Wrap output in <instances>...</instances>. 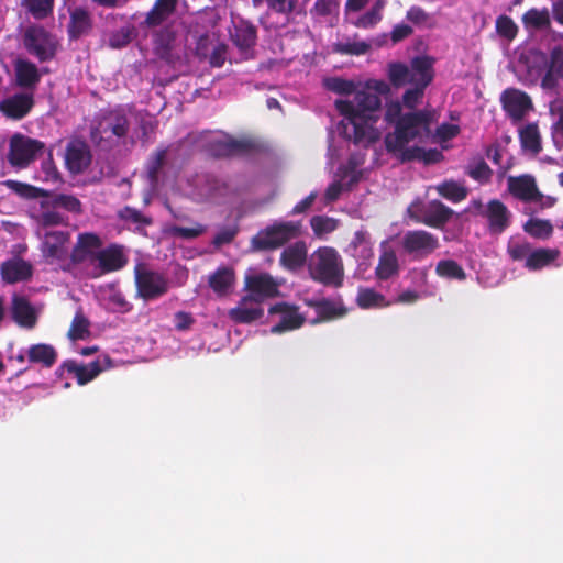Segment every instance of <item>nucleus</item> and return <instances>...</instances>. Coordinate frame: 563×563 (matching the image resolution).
I'll list each match as a JSON object with an SVG mask.
<instances>
[{"mask_svg":"<svg viewBox=\"0 0 563 563\" xmlns=\"http://www.w3.org/2000/svg\"><path fill=\"white\" fill-rule=\"evenodd\" d=\"M324 86L333 92L346 96L335 101V108L343 117L338 129L346 140L367 145L380 137V97L390 92L388 82L368 79L356 86L353 81L332 77L324 80Z\"/></svg>","mask_w":563,"mask_h":563,"instance_id":"obj_1","label":"nucleus"},{"mask_svg":"<svg viewBox=\"0 0 563 563\" xmlns=\"http://www.w3.org/2000/svg\"><path fill=\"white\" fill-rule=\"evenodd\" d=\"M424 88L412 87L402 95V100H389L385 103L384 120L395 126L385 137L388 152L401 161L423 159L435 162L440 154L437 151L426 153L420 144L430 136L432 111L415 108L421 102Z\"/></svg>","mask_w":563,"mask_h":563,"instance_id":"obj_2","label":"nucleus"},{"mask_svg":"<svg viewBox=\"0 0 563 563\" xmlns=\"http://www.w3.org/2000/svg\"><path fill=\"white\" fill-rule=\"evenodd\" d=\"M299 307L287 303L275 305L269 309L272 333H283L300 328L305 322L317 323L322 320L340 317L344 311L329 301L307 303V309L299 311Z\"/></svg>","mask_w":563,"mask_h":563,"instance_id":"obj_3","label":"nucleus"},{"mask_svg":"<svg viewBox=\"0 0 563 563\" xmlns=\"http://www.w3.org/2000/svg\"><path fill=\"white\" fill-rule=\"evenodd\" d=\"M434 62L433 57L422 55L415 57L410 66L402 63H390L387 67V75L395 87L410 84L426 89L434 77Z\"/></svg>","mask_w":563,"mask_h":563,"instance_id":"obj_4","label":"nucleus"},{"mask_svg":"<svg viewBox=\"0 0 563 563\" xmlns=\"http://www.w3.org/2000/svg\"><path fill=\"white\" fill-rule=\"evenodd\" d=\"M311 276L328 285L338 286L343 278V265L339 253L332 247H320L309 260Z\"/></svg>","mask_w":563,"mask_h":563,"instance_id":"obj_5","label":"nucleus"},{"mask_svg":"<svg viewBox=\"0 0 563 563\" xmlns=\"http://www.w3.org/2000/svg\"><path fill=\"white\" fill-rule=\"evenodd\" d=\"M300 232V223L295 221L276 222L261 231L253 244L257 249H276L296 238Z\"/></svg>","mask_w":563,"mask_h":563,"instance_id":"obj_6","label":"nucleus"},{"mask_svg":"<svg viewBox=\"0 0 563 563\" xmlns=\"http://www.w3.org/2000/svg\"><path fill=\"white\" fill-rule=\"evenodd\" d=\"M43 150V143L21 134H15L10 141L8 158L13 166L23 168L26 167Z\"/></svg>","mask_w":563,"mask_h":563,"instance_id":"obj_7","label":"nucleus"},{"mask_svg":"<svg viewBox=\"0 0 563 563\" xmlns=\"http://www.w3.org/2000/svg\"><path fill=\"white\" fill-rule=\"evenodd\" d=\"M101 240L95 233H80L71 251L70 257L75 264H80L90 275L97 260Z\"/></svg>","mask_w":563,"mask_h":563,"instance_id":"obj_8","label":"nucleus"},{"mask_svg":"<svg viewBox=\"0 0 563 563\" xmlns=\"http://www.w3.org/2000/svg\"><path fill=\"white\" fill-rule=\"evenodd\" d=\"M402 246L407 253L422 258L439 247V240L423 230L408 231L402 236Z\"/></svg>","mask_w":563,"mask_h":563,"instance_id":"obj_9","label":"nucleus"},{"mask_svg":"<svg viewBox=\"0 0 563 563\" xmlns=\"http://www.w3.org/2000/svg\"><path fill=\"white\" fill-rule=\"evenodd\" d=\"M137 291L144 299H154L167 291V282L158 273L143 266L135 271Z\"/></svg>","mask_w":563,"mask_h":563,"instance_id":"obj_10","label":"nucleus"},{"mask_svg":"<svg viewBox=\"0 0 563 563\" xmlns=\"http://www.w3.org/2000/svg\"><path fill=\"white\" fill-rule=\"evenodd\" d=\"M26 48L40 59L51 58L56 51V40L42 27L32 26L25 32Z\"/></svg>","mask_w":563,"mask_h":563,"instance_id":"obj_11","label":"nucleus"},{"mask_svg":"<svg viewBox=\"0 0 563 563\" xmlns=\"http://www.w3.org/2000/svg\"><path fill=\"white\" fill-rule=\"evenodd\" d=\"M128 262L124 251L119 245L100 247L97 260L90 273L92 277H99L103 274L122 268Z\"/></svg>","mask_w":563,"mask_h":563,"instance_id":"obj_12","label":"nucleus"},{"mask_svg":"<svg viewBox=\"0 0 563 563\" xmlns=\"http://www.w3.org/2000/svg\"><path fill=\"white\" fill-rule=\"evenodd\" d=\"M38 235L42 236V253L49 262L65 260L68 254L69 234L65 231L54 230L42 233L38 230Z\"/></svg>","mask_w":563,"mask_h":563,"instance_id":"obj_13","label":"nucleus"},{"mask_svg":"<svg viewBox=\"0 0 563 563\" xmlns=\"http://www.w3.org/2000/svg\"><path fill=\"white\" fill-rule=\"evenodd\" d=\"M111 367L110 358L108 356H100L95 362L88 365H78L74 362L65 363L62 371L68 372L77 379L79 385H85L96 378L99 373Z\"/></svg>","mask_w":563,"mask_h":563,"instance_id":"obj_14","label":"nucleus"},{"mask_svg":"<svg viewBox=\"0 0 563 563\" xmlns=\"http://www.w3.org/2000/svg\"><path fill=\"white\" fill-rule=\"evenodd\" d=\"M53 197H44L31 207L32 218L42 227L57 225L65 222L64 216Z\"/></svg>","mask_w":563,"mask_h":563,"instance_id":"obj_15","label":"nucleus"},{"mask_svg":"<svg viewBox=\"0 0 563 563\" xmlns=\"http://www.w3.org/2000/svg\"><path fill=\"white\" fill-rule=\"evenodd\" d=\"M245 284L247 290L255 298L262 301L265 298L277 295L278 283L268 274L250 269L245 275Z\"/></svg>","mask_w":563,"mask_h":563,"instance_id":"obj_16","label":"nucleus"},{"mask_svg":"<svg viewBox=\"0 0 563 563\" xmlns=\"http://www.w3.org/2000/svg\"><path fill=\"white\" fill-rule=\"evenodd\" d=\"M10 313L14 322L25 329L35 327L38 317V310L23 296L13 295L11 300Z\"/></svg>","mask_w":563,"mask_h":563,"instance_id":"obj_17","label":"nucleus"},{"mask_svg":"<svg viewBox=\"0 0 563 563\" xmlns=\"http://www.w3.org/2000/svg\"><path fill=\"white\" fill-rule=\"evenodd\" d=\"M32 273V265L18 256L4 261L0 266L1 278L7 284L25 282L31 278Z\"/></svg>","mask_w":563,"mask_h":563,"instance_id":"obj_18","label":"nucleus"},{"mask_svg":"<svg viewBox=\"0 0 563 563\" xmlns=\"http://www.w3.org/2000/svg\"><path fill=\"white\" fill-rule=\"evenodd\" d=\"M501 102L515 120L522 119L532 108L530 98L518 89H507L501 96Z\"/></svg>","mask_w":563,"mask_h":563,"instance_id":"obj_19","label":"nucleus"},{"mask_svg":"<svg viewBox=\"0 0 563 563\" xmlns=\"http://www.w3.org/2000/svg\"><path fill=\"white\" fill-rule=\"evenodd\" d=\"M482 214L487 219L489 230L493 233H501L509 227L511 221L510 211L498 200L489 201Z\"/></svg>","mask_w":563,"mask_h":563,"instance_id":"obj_20","label":"nucleus"},{"mask_svg":"<svg viewBox=\"0 0 563 563\" xmlns=\"http://www.w3.org/2000/svg\"><path fill=\"white\" fill-rule=\"evenodd\" d=\"M228 316L234 322L247 323L263 316L261 301L253 295H247L241 299L235 308L229 310Z\"/></svg>","mask_w":563,"mask_h":563,"instance_id":"obj_21","label":"nucleus"},{"mask_svg":"<svg viewBox=\"0 0 563 563\" xmlns=\"http://www.w3.org/2000/svg\"><path fill=\"white\" fill-rule=\"evenodd\" d=\"M33 106V97L30 93H19L4 99L0 103V110L9 118H23Z\"/></svg>","mask_w":563,"mask_h":563,"instance_id":"obj_22","label":"nucleus"},{"mask_svg":"<svg viewBox=\"0 0 563 563\" xmlns=\"http://www.w3.org/2000/svg\"><path fill=\"white\" fill-rule=\"evenodd\" d=\"M559 80H563V49L556 46L551 52L548 70L542 79V87L552 89Z\"/></svg>","mask_w":563,"mask_h":563,"instance_id":"obj_23","label":"nucleus"},{"mask_svg":"<svg viewBox=\"0 0 563 563\" xmlns=\"http://www.w3.org/2000/svg\"><path fill=\"white\" fill-rule=\"evenodd\" d=\"M508 188L515 197L522 200H534L539 196L534 179L530 176L510 177Z\"/></svg>","mask_w":563,"mask_h":563,"instance_id":"obj_24","label":"nucleus"},{"mask_svg":"<svg viewBox=\"0 0 563 563\" xmlns=\"http://www.w3.org/2000/svg\"><path fill=\"white\" fill-rule=\"evenodd\" d=\"M347 252L360 263V266L366 265L373 256L368 234L364 231H357L347 247Z\"/></svg>","mask_w":563,"mask_h":563,"instance_id":"obj_25","label":"nucleus"},{"mask_svg":"<svg viewBox=\"0 0 563 563\" xmlns=\"http://www.w3.org/2000/svg\"><path fill=\"white\" fill-rule=\"evenodd\" d=\"M386 1L385 0H376V2L373 4V7L364 14H361L360 12L355 15H352L347 19V21L355 25L356 27L361 29H369L376 25L383 16V10L385 8Z\"/></svg>","mask_w":563,"mask_h":563,"instance_id":"obj_26","label":"nucleus"},{"mask_svg":"<svg viewBox=\"0 0 563 563\" xmlns=\"http://www.w3.org/2000/svg\"><path fill=\"white\" fill-rule=\"evenodd\" d=\"M232 38L234 44L243 53L244 57L249 58V52L255 44V29L245 22H241L235 25Z\"/></svg>","mask_w":563,"mask_h":563,"instance_id":"obj_27","label":"nucleus"},{"mask_svg":"<svg viewBox=\"0 0 563 563\" xmlns=\"http://www.w3.org/2000/svg\"><path fill=\"white\" fill-rule=\"evenodd\" d=\"M90 163V156L86 146L80 143H75L68 146L66 152V164L71 173H80Z\"/></svg>","mask_w":563,"mask_h":563,"instance_id":"obj_28","label":"nucleus"},{"mask_svg":"<svg viewBox=\"0 0 563 563\" xmlns=\"http://www.w3.org/2000/svg\"><path fill=\"white\" fill-rule=\"evenodd\" d=\"M233 284L234 274L233 271L228 267L219 268L209 277L210 287L219 296L229 294L233 288Z\"/></svg>","mask_w":563,"mask_h":563,"instance_id":"obj_29","label":"nucleus"},{"mask_svg":"<svg viewBox=\"0 0 563 563\" xmlns=\"http://www.w3.org/2000/svg\"><path fill=\"white\" fill-rule=\"evenodd\" d=\"M560 255L556 249H533L528 257L526 267L530 271H538L553 263Z\"/></svg>","mask_w":563,"mask_h":563,"instance_id":"obj_30","label":"nucleus"},{"mask_svg":"<svg viewBox=\"0 0 563 563\" xmlns=\"http://www.w3.org/2000/svg\"><path fill=\"white\" fill-rule=\"evenodd\" d=\"M307 258V249L305 243H295L282 253L280 262L288 269H297L303 265Z\"/></svg>","mask_w":563,"mask_h":563,"instance_id":"obj_31","label":"nucleus"},{"mask_svg":"<svg viewBox=\"0 0 563 563\" xmlns=\"http://www.w3.org/2000/svg\"><path fill=\"white\" fill-rule=\"evenodd\" d=\"M15 76L18 84L25 88L34 87L41 77L36 66L24 59L16 60Z\"/></svg>","mask_w":563,"mask_h":563,"instance_id":"obj_32","label":"nucleus"},{"mask_svg":"<svg viewBox=\"0 0 563 563\" xmlns=\"http://www.w3.org/2000/svg\"><path fill=\"white\" fill-rule=\"evenodd\" d=\"M177 0H156L154 8L148 12L146 23L158 25L166 21L174 12Z\"/></svg>","mask_w":563,"mask_h":563,"instance_id":"obj_33","label":"nucleus"},{"mask_svg":"<svg viewBox=\"0 0 563 563\" xmlns=\"http://www.w3.org/2000/svg\"><path fill=\"white\" fill-rule=\"evenodd\" d=\"M356 302L362 309H377L390 303L382 294L371 288H360Z\"/></svg>","mask_w":563,"mask_h":563,"instance_id":"obj_34","label":"nucleus"},{"mask_svg":"<svg viewBox=\"0 0 563 563\" xmlns=\"http://www.w3.org/2000/svg\"><path fill=\"white\" fill-rule=\"evenodd\" d=\"M361 174L355 168L351 169L347 173H344L339 180L333 181L325 191V200L327 202L334 201L339 198L343 189L356 183L360 178Z\"/></svg>","mask_w":563,"mask_h":563,"instance_id":"obj_35","label":"nucleus"},{"mask_svg":"<svg viewBox=\"0 0 563 563\" xmlns=\"http://www.w3.org/2000/svg\"><path fill=\"white\" fill-rule=\"evenodd\" d=\"M452 214V210L439 201H431L426 211L424 222L432 227H440Z\"/></svg>","mask_w":563,"mask_h":563,"instance_id":"obj_36","label":"nucleus"},{"mask_svg":"<svg viewBox=\"0 0 563 563\" xmlns=\"http://www.w3.org/2000/svg\"><path fill=\"white\" fill-rule=\"evenodd\" d=\"M27 357L33 363L52 366L56 360V352L52 345L34 344L27 350Z\"/></svg>","mask_w":563,"mask_h":563,"instance_id":"obj_37","label":"nucleus"},{"mask_svg":"<svg viewBox=\"0 0 563 563\" xmlns=\"http://www.w3.org/2000/svg\"><path fill=\"white\" fill-rule=\"evenodd\" d=\"M521 145L526 151L537 154L540 148V134L536 124H527L519 130Z\"/></svg>","mask_w":563,"mask_h":563,"instance_id":"obj_38","label":"nucleus"},{"mask_svg":"<svg viewBox=\"0 0 563 563\" xmlns=\"http://www.w3.org/2000/svg\"><path fill=\"white\" fill-rule=\"evenodd\" d=\"M522 22L528 30H541L550 25L548 9H531L522 16Z\"/></svg>","mask_w":563,"mask_h":563,"instance_id":"obj_39","label":"nucleus"},{"mask_svg":"<svg viewBox=\"0 0 563 563\" xmlns=\"http://www.w3.org/2000/svg\"><path fill=\"white\" fill-rule=\"evenodd\" d=\"M437 274L442 278L463 280L466 275L460 264L453 260H442L437 264Z\"/></svg>","mask_w":563,"mask_h":563,"instance_id":"obj_40","label":"nucleus"},{"mask_svg":"<svg viewBox=\"0 0 563 563\" xmlns=\"http://www.w3.org/2000/svg\"><path fill=\"white\" fill-rule=\"evenodd\" d=\"M398 269L397 256L393 251H384L380 255L376 274L380 279H387Z\"/></svg>","mask_w":563,"mask_h":563,"instance_id":"obj_41","label":"nucleus"},{"mask_svg":"<svg viewBox=\"0 0 563 563\" xmlns=\"http://www.w3.org/2000/svg\"><path fill=\"white\" fill-rule=\"evenodd\" d=\"M311 228L313 233L323 239L339 227V221L334 218L324 217V216H314L310 220Z\"/></svg>","mask_w":563,"mask_h":563,"instance_id":"obj_42","label":"nucleus"},{"mask_svg":"<svg viewBox=\"0 0 563 563\" xmlns=\"http://www.w3.org/2000/svg\"><path fill=\"white\" fill-rule=\"evenodd\" d=\"M438 192L453 202L465 199L467 195L466 188L456 181H444L437 187Z\"/></svg>","mask_w":563,"mask_h":563,"instance_id":"obj_43","label":"nucleus"},{"mask_svg":"<svg viewBox=\"0 0 563 563\" xmlns=\"http://www.w3.org/2000/svg\"><path fill=\"white\" fill-rule=\"evenodd\" d=\"M525 231L533 238L547 239L552 233V225L545 220L530 219L525 224Z\"/></svg>","mask_w":563,"mask_h":563,"instance_id":"obj_44","label":"nucleus"},{"mask_svg":"<svg viewBox=\"0 0 563 563\" xmlns=\"http://www.w3.org/2000/svg\"><path fill=\"white\" fill-rule=\"evenodd\" d=\"M89 27V16L86 11L77 9L71 13L69 33L71 37H77Z\"/></svg>","mask_w":563,"mask_h":563,"instance_id":"obj_45","label":"nucleus"},{"mask_svg":"<svg viewBox=\"0 0 563 563\" xmlns=\"http://www.w3.org/2000/svg\"><path fill=\"white\" fill-rule=\"evenodd\" d=\"M89 335V321L80 313H76L69 332L68 338L73 341L84 340Z\"/></svg>","mask_w":563,"mask_h":563,"instance_id":"obj_46","label":"nucleus"},{"mask_svg":"<svg viewBox=\"0 0 563 563\" xmlns=\"http://www.w3.org/2000/svg\"><path fill=\"white\" fill-rule=\"evenodd\" d=\"M532 246L525 241L511 239L508 243V253L515 261H523L525 264L528 262V257L531 253Z\"/></svg>","mask_w":563,"mask_h":563,"instance_id":"obj_47","label":"nucleus"},{"mask_svg":"<svg viewBox=\"0 0 563 563\" xmlns=\"http://www.w3.org/2000/svg\"><path fill=\"white\" fill-rule=\"evenodd\" d=\"M168 232L175 236L184 239H194L201 235L205 232V227L199 223H194L190 227L173 225L168 229Z\"/></svg>","mask_w":563,"mask_h":563,"instance_id":"obj_48","label":"nucleus"},{"mask_svg":"<svg viewBox=\"0 0 563 563\" xmlns=\"http://www.w3.org/2000/svg\"><path fill=\"white\" fill-rule=\"evenodd\" d=\"M369 48V45L363 41H353V42H339L335 44V51L350 54V55H362L365 54Z\"/></svg>","mask_w":563,"mask_h":563,"instance_id":"obj_49","label":"nucleus"},{"mask_svg":"<svg viewBox=\"0 0 563 563\" xmlns=\"http://www.w3.org/2000/svg\"><path fill=\"white\" fill-rule=\"evenodd\" d=\"M496 29L498 34L506 37L507 40H512L518 31L515 22L506 15L499 16L497 19Z\"/></svg>","mask_w":563,"mask_h":563,"instance_id":"obj_50","label":"nucleus"},{"mask_svg":"<svg viewBox=\"0 0 563 563\" xmlns=\"http://www.w3.org/2000/svg\"><path fill=\"white\" fill-rule=\"evenodd\" d=\"M29 10L37 18L46 16L53 9L54 0H25Z\"/></svg>","mask_w":563,"mask_h":563,"instance_id":"obj_51","label":"nucleus"},{"mask_svg":"<svg viewBox=\"0 0 563 563\" xmlns=\"http://www.w3.org/2000/svg\"><path fill=\"white\" fill-rule=\"evenodd\" d=\"M38 178L47 183H55L58 180V172L51 158V155L42 162Z\"/></svg>","mask_w":563,"mask_h":563,"instance_id":"obj_52","label":"nucleus"},{"mask_svg":"<svg viewBox=\"0 0 563 563\" xmlns=\"http://www.w3.org/2000/svg\"><path fill=\"white\" fill-rule=\"evenodd\" d=\"M460 132V128L454 123H443L441 124L435 134L434 139L437 142L444 143L453 137H455Z\"/></svg>","mask_w":563,"mask_h":563,"instance_id":"obj_53","label":"nucleus"},{"mask_svg":"<svg viewBox=\"0 0 563 563\" xmlns=\"http://www.w3.org/2000/svg\"><path fill=\"white\" fill-rule=\"evenodd\" d=\"M55 199V203L59 207V209H65L70 212L78 213L80 212V201L69 195H56L53 197Z\"/></svg>","mask_w":563,"mask_h":563,"instance_id":"obj_54","label":"nucleus"},{"mask_svg":"<svg viewBox=\"0 0 563 563\" xmlns=\"http://www.w3.org/2000/svg\"><path fill=\"white\" fill-rule=\"evenodd\" d=\"M264 2L277 12H289L294 9L296 0H254L256 5Z\"/></svg>","mask_w":563,"mask_h":563,"instance_id":"obj_55","label":"nucleus"},{"mask_svg":"<svg viewBox=\"0 0 563 563\" xmlns=\"http://www.w3.org/2000/svg\"><path fill=\"white\" fill-rule=\"evenodd\" d=\"M121 219L125 220L126 222H132L137 225V229L142 225L148 224L150 221L143 217L137 210L125 208L120 212Z\"/></svg>","mask_w":563,"mask_h":563,"instance_id":"obj_56","label":"nucleus"},{"mask_svg":"<svg viewBox=\"0 0 563 563\" xmlns=\"http://www.w3.org/2000/svg\"><path fill=\"white\" fill-rule=\"evenodd\" d=\"M108 124L111 125V130L114 135L121 136L125 133V117L119 113L112 114L108 118Z\"/></svg>","mask_w":563,"mask_h":563,"instance_id":"obj_57","label":"nucleus"},{"mask_svg":"<svg viewBox=\"0 0 563 563\" xmlns=\"http://www.w3.org/2000/svg\"><path fill=\"white\" fill-rule=\"evenodd\" d=\"M490 174L489 167L484 162L475 164L470 169V176L482 183L486 181L490 177Z\"/></svg>","mask_w":563,"mask_h":563,"instance_id":"obj_58","label":"nucleus"},{"mask_svg":"<svg viewBox=\"0 0 563 563\" xmlns=\"http://www.w3.org/2000/svg\"><path fill=\"white\" fill-rule=\"evenodd\" d=\"M9 185L14 191H16L23 197H36L38 194V190L30 185L15 181H10Z\"/></svg>","mask_w":563,"mask_h":563,"instance_id":"obj_59","label":"nucleus"},{"mask_svg":"<svg viewBox=\"0 0 563 563\" xmlns=\"http://www.w3.org/2000/svg\"><path fill=\"white\" fill-rule=\"evenodd\" d=\"M367 1L368 0H347L345 4L346 20L358 13L367 4Z\"/></svg>","mask_w":563,"mask_h":563,"instance_id":"obj_60","label":"nucleus"},{"mask_svg":"<svg viewBox=\"0 0 563 563\" xmlns=\"http://www.w3.org/2000/svg\"><path fill=\"white\" fill-rule=\"evenodd\" d=\"M407 19L413 23H426L428 21V14L419 7H412L407 12Z\"/></svg>","mask_w":563,"mask_h":563,"instance_id":"obj_61","label":"nucleus"},{"mask_svg":"<svg viewBox=\"0 0 563 563\" xmlns=\"http://www.w3.org/2000/svg\"><path fill=\"white\" fill-rule=\"evenodd\" d=\"M411 27L405 24L396 25L391 32V40L394 43L401 41L411 33Z\"/></svg>","mask_w":563,"mask_h":563,"instance_id":"obj_62","label":"nucleus"},{"mask_svg":"<svg viewBox=\"0 0 563 563\" xmlns=\"http://www.w3.org/2000/svg\"><path fill=\"white\" fill-rule=\"evenodd\" d=\"M316 194L312 192L310 194L308 197H306L305 199H302L301 201H299L292 209V213H301V212H305L307 209L310 208V206L313 203L314 199H316Z\"/></svg>","mask_w":563,"mask_h":563,"instance_id":"obj_63","label":"nucleus"},{"mask_svg":"<svg viewBox=\"0 0 563 563\" xmlns=\"http://www.w3.org/2000/svg\"><path fill=\"white\" fill-rule=\"evenodd\" d=\"M335 7L336 3L332 0H318L316 3V9L321 13H330Z\"/></svg>","mask_w":563,"mask_h":563,"instance_id":"obj_64","label":"nucleus"}]
</instances>
